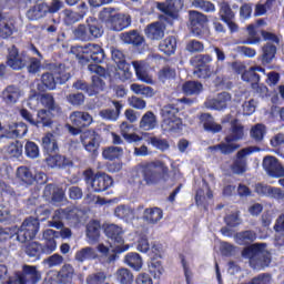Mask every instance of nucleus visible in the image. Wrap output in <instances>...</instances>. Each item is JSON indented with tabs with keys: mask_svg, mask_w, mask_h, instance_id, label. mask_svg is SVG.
I'll list each match as a JSON object with an SVG mask.
<instances>
[{
	"mask_svg": "<svg viewBox=\"0 0 284 284\" xmlns=\"http://www.w3.org/2000/svg\"><path fill=\"white\" fill-rule=\"evenodd\" d=\"M256 239V232L252 230L241 231L235 234L237 245H247L242 250V257L248 260L252 270L261 272V270H266L272 264V253L266 250V243H254Z\"/></svg>",
	"mask_w": 284,
	"mask_h": 284,
	"instance_id": "obj_1",
	"label": "nucleus"
},
{
	"mask_svg": "<svg viewBox=\"0 0 284 284\" xmlns=\"http://www.w3.org/2000/svg\"><path fill=\"white\" fill-rule=\"evenodd\" d=\"M170 179V168L165 162L155 160L152 162H142L138 165V170L133 175V183L143 185V181L146 185H156L161 181H168Z\"/></svg>",
	"mask_w": 284,
	"mask_h": 284,
	"instance_id": "obj_2",
	"label": "nucleus"
},
{
	"mask_svg": "<svg viewBox=\"0 0 284 284\" xmlns=\"http://www.w3.org/2000/svg\"><path fill=\"white\" fill-rule=\"evenodd\" d=\"M7 65L16 71L27 68L29 74H37L41 70V59L30 57L28 51L19 52V48L13 44L8 48Z\"/></svg>",
	"mask_w": 284,
	"mask_h": 284,
	"instance_id": "obj_3",
	"label": "nucleus"
},
{
	"mask_svg": "<svg viewBox=\"0 0 284 284\" xmlns=\"http://www.w3.org/2000/svg\"><path fill=\"white\" fill-rule=\"evenodd\" d=\"M229 132L230 134L224 138L225 142L209 146V150L211 152L220 151L224 156L234 154L236 150H240L241 144H236V141H243V136H245V126H243V124L239 122V119L235 118L231 121Z\"/></svg>",
	"mask_w": 284,
	"mask_h": 284,
	"instance_id": "obj_4",
	"label": "nucleus"
},
{
	"mask_svg": "<svg viewBox=\"0 0 284 284\" xmlns=\"http://www.w3.org/2000/svg\"><path fill=\"white\" fill-rule=\"evenodd\" d=\"M71 52L81 65H88L90 61H93V63L105 61V50L99 44L88 43L84 47H72Z\"/></svg>",
	"mask_w": 284,
	"mask_h": 284,
	"instance_id": "obj_5",
	"label": "nucleus"
},
{
	"mask_svg": "<svg viewBox=\"0 0 284 284\" xmlns=\"http://www.w3.org/2000/svg\"><path fill=\"white\" fill-rule=\"evenodd\" d=\"M99 19L105 23L106 28L114 32H121L132 26V18L123 13H114L112 8H103L99 13Z\"/></svg>",
	"mask_w": 284,
	"mask_h": 284,
	"instance_id": "obj_6",
	"label": "nucleus"
},
{
	"mask_svg": "<svg viewBox=\"0 0 284 284\" xmlns=\"http://www.w3.org/2000/svg\"><path fill=\"white\" fill-rule=\"evenodd\" d=\"M73 36L78 41H94L103 37V26L97 18L89 17L87 24H78L73 30Z\"/></svg>",
	"mask_w": 284,
	"mask_h": 284,
	"instance_id": "obj_7",
	"label": "nucleus"
},
{
	"mask_svg": "<svg viewBox=\"0 0 284 284\" xmlns=\"http://www.w3.org/2000/svg\"><path fill=\"white\" fill-rule=\"evenodd\" d=\"M84 182L91 185V190L95 194H101V192H106L112 185H114V179L105 172L98 171L94 173L92 169H87L82 173Z\"/></svg>",
	"mask_w": 284,
	"mask_h": 284,
	"instance_id": "obj_8",
	"label": "nucleus"
},
{
	"mask_svg": "<svg viewBox=\"0 0 284 284\" xmlns=\"http://www.w3.org/2000/svg\"><path fill=\"white\" fill-rule=\"evenodd\" d=\"M214 61L211 54H197L191 59L192 65H194V74L197 79H210L221 72V68L214 69V65L210 64Z\"/></svg>",
	"mask_w": 284,
	"mask_h": 284,
	"instance_id": "obj_9",
	"label": "nucleus"
},
{
	"mask_svg": "<svg viewBox=\"0 0 284 284\" xmlns=\"http://www.w3.org/2000/svg\"><path fill=\"white\" fill-rule=\"evenodd\" d=\"M261 36L263 38V41H270V42H266L262 47V54L260 57V61L262 65H270V63H272L274 59H276V52L278 50L276 45L281 43V39L278 38V36H276V33H272L266 30H262Z\"/></svg>",
	"mask_w": 284,
	"mask_h": 284,
	"instance_id": "obj_10",
	"label": "nucleus"
},
{
	"mask_svg": "<svg viewBox=\"0 0 284 284\" xmlns=\"http://www.w3.org/2000/svg\"><path fill=\"white\" fill-rule=\"evenodd\" d=\"M104 234L111 241V247L113 254H123L130 250V244H125L123 239V229L115 224H108L104 227Z\"/></svg>",
	"mask_w": 284,
	"mask_h": 284,
	"instance_id": "obj_11",
	"label": "nucleus"
},
{
	"mask_svg": "<svg viewBox=\"0 0 284 284\" xmlns=\"http://www.w3.org/2000/svg\"><path fill=\"white\" fill-rule=\"evenodd\" d=\"M55 74V78L51 72H45L41 75V83L45 90H57V83L63 85V83H68L72 78V74L65 71V65L63 64L58 67Z\"/></svg>",
	"mask_w": 284,
	"mask_h": 284,
	"instance_id": "obj_12",
	"label": "nucleus"
},
{
	"mask_svg": "<svg viewBox=\"0 0 284 284\" xmlns=\"http://www.w3.org/2000/svg\"><path fill=\"white\" fill-rule=\"evenodd\" d=\"M39 227H41L39 220H34L33 216L27 217L17 232V240L20 243H28V241L34 240L39 234Z\"/></svg>",
	"mask_w": 284,
	"mask_h": 284,
	"instance_id": "obj_13",
	"label": "nucleus"
},
{
	"mask_svg": "<svg viewBox=\"0 0 284 284\" xmlns=\"http://www.w3.org/2000/svg\"><path fill=\"white\" fill-rule=\"evenodd\" d=\"M254 152H261V149L258 146H248L237 151L233 159V163L231 164V172L237 175L245 174V172H247L246 156L254 154Z\"/></svg>",
	"mask_w": 284,
	"mask_h": 284,
	"instance_id": "obj_14",
	"label": "nucleus"
},
{
	"mask_svg": "<svg viewBox=\"0 0 284 284\" xmlns=\"http://www.w3.org/2000/svg\"><path fill=\"white\" fill-rule=\"evenodd\" d=\"M73 88L85 92L88 97H97L99 92H103L105 90V81H103L99 75H92L91 84L83 80H78L73 83Z\"/></svg>",
	"mask_w": 284,
	"mask_h": 284,
	"instance_id": "obj_15",
	"label": "nucleus"
},
{
	"mask_svg": "<svg viewBox=\"0 0 284 284\" xmlns=\"http://www.w3.org/2000/svg\"><path fill=\"white\" fill-rule=\"evenodd\" d=\"M111 57L118 65V75L120 81L132 80V65L125 61V54L119 49L111 50Z\"/></svg>",
	"mask_w": 284,
	"mask_h": 284,
	"instance_id": "obj_16",
	"label": "nucleus"
},
{
	"mask_svg": "<svg viewBox=\"0 0 284 284\" xmlns=\"http://www.w3.org/2000/svg\"><path fill=\"white\" fill-rule=\"evenodd\" d=\"M189 22L192 34L194 37H202V34H205V30H207L210 19L200 11L191 10L189 11Z\"/></svg>",
	"mask_w": 284,
	"mask_h": 284,
	"instance_id": "obj_17",
	"label": "nucleus"
},
{
	"mask_svg": "<svg viewBox=\"0 0 284 284\" xmlns=\"http://www.w3.org/2000/svg\"><path fill=\"white\" fill-rule=\"evenodd\" d=\"M74 266L72 264H64L59 272L53 276L48 275L44 278V284H72L75 276Z\"/></svg>",
	"mask_w": 284,
	"mask_h": 284,
	"instance_id": "obj_18",
	"label": "nucleus"
},
{
	"mask_svg": "<svg viewBox=\"0 0 284 284\" xmlns=\"http://www.w3.org/2000/svg\"><path fill=\"white\" fill-rule=\"evenodd\" d=\"M81 143L87 152L92 154V156H97L101 146V135L95 131H85L81 135Z\"/></svg>",
	"mask_w": 284,
	"mask_h": 284,
	"instance_id": "obj_19",
	"label": "nucleus"
},
{
	"mask_svg": "<svg viewBox=\"0 0 284 284\" xmlns=\"http://www.w3.org/2000/svg\"><path fill=\"white\" fill-rule=\"evenodd\" d=\"M219 17L223 23L227 24L230 32L234 33L239 30V24L234 21L236 19V13H234L229 2H221Z\"/></svg>",
	"mask_w": 284,
	"mask_h": 284,
	"instance_id": "obj_20",
	"label": "nucleus"
},
{
	"mask_svg": "<svg viewBox=\"0 0 284 284\" xmlns=\"http://www.w3.org/2000/svg\"><path fill=\"white\" fill-rule=\"evenodd\" d=\"M158 10L170 17V19H179V12L183 10V0H165L164 2H158Z\"/></svg>",
	"mask_w": 284,
	"mask_h": 284,
	"instance_id": "obj_21",
	"label": "nucleus"
},
{
	"mask_svg": "<svg viewBox=\"0 0 284 284\" xmlns=\"http://www.w3.org/2000/svg\"><path fill=\"white\" fill-rule=\"evenodd\" d=\"M263 169L273 179H281L284 176V166L278 163V159L267 155L263 159Z\"/></svg>",
	"mask_w": 284,
	"mask_h": 284,
	"instance_id": "obj_22",
	"label": "nucleus"
},
{
	"mask_svg": "<svg viewBox=\"0 0 284 284\" xmlns=\"http://www.w3.org/2000/svg\"><path fill=\"white\" fill-rule=\"evenodd\" d=\"M144 34L149 41H161L165 37V26L159 21L150 23L145 27Z\"/></svg>",
	"mask_w": 284,
	"mask_h": 284,
	"instance_id": "obj_23",
	"label": "nucleus"
},
{
	"mask_svg": "<svg viewBox=\"0 0 284 284\" xmlns=\"http://www.w3.org/2000/svg\"><path fill=\"white\" fill-rule=\"evenodd\" d=\"M120 39L123 41V43L134 45V48H141V45L145 43V37H143L136 29L122 32L120 34Z\"/></svg>",
	"mask_w": 284,
	"mask_h": 284,
	"instance_id": "obj_24",
	"label": "nucleus"
},
{
	"mask_svg": "<svg viewBox=\"0 0 284 284\" xmlns=\"http://www.w3.org/2000/svg\"><path fill=\"white\" fill-rule=\"evenodd\" d=\"M45 163L48 168L57 170H65V168H71V165H73L72 160H70V158H67L65 155L61 154L48 155L45 158Z\"/></svg>",
	"mask_w": 284,
	"mask_h": 284,
	"instance_id": "obj_25",
	"label": "nucleus"
},
{
	"mask_svg": "<svg viewBox=\"0 0 284 284\" xmlns=\"http://www.w3.org/2000/svg\"><path fill=\"white\" fill-rule=\"evenodd\" d=\"M47 109L37 111L36 128H52L54 125V113Z\"/></svg>",
	"mask_w": 284,
	"mask_h": 284,
	"instance_id": "obj_26",
	"label": "nucleus"
},
{
	"mask_svg": "<svg viewBox=\"0 0 284 284\" xmlns=\"http://www.w3.org/2000/svg\"><path fill=\"white\" fill-rule=\"evenodd\" d=\"M70 121L74 128H88L92 125V115L83 111H73L70 114Z\"/></svg>",
	"mask_w": 284,
	"mask_h": 284,
	"instance_id": "obj_27",
	"label": "nucleus"
},
{
	"mask_svg": "<svg viewBox=\"0 0 284 284\" xmlns=\"http://www.w3.org/2000/svg\"><path fill=\"white\" fill-rule=\"evenodd\" d=\"M16 176L21 183V185H24L26 187H30V185H34L37 178H34V173H32V170L28 166H19L17 169Z\"/></svg>",
	"mask_w": 284,
	"mask_h": 284,
	"instance_id": "obj_28",
	"label": "nucleus"
},
{
	"mask_svg": "<svg viewBox=\"0 0 284 284\" xmlns=\"http://www.w3.org/2000/svg\"><path fill=\"white\" fill-rule=\"evenodd\" d=\"M19 99H21V89L14 84L8 85L2 91V101H4L7 105L19 103Z\"/></svg>",
	"mask_w": 284,
	"mask_h": 284,
	"instance_id": "obj_29",
	"label": "nucleus"
},
{
	"mask_svg": "<svg viewBox=\"0 0 284 284\" xmlns=\"http://www.w3.org/2000/svg\"><path fill=\"white\" fill-rule=\"evenodd\" d=\"M179 45V40H176V37L174 36H169L165 39H163L159 43V50L166 57H172L176 52V48Z\"/></svg>",
	"mask_w": 284,
	"mask_h": 284,
	"instance_id": "obj_30",
	"label": "nucleus"
},
{
	"mask_svg": "<svg viewBox=\"0 0 284 284\" xmlns=\"http://www.w3.org/2000/svg\"><path fill=\"white\" fill-rule=\"evenodd\" d=\"M163 219V209L154 206L143 211L142 220L149 225H156Z\"/></svg>",
	"mask_w": 284,
	"mask_h": 284,
	"instance_id": "obj_31",
	"label": "nucleus"
},
{
	"mask_svg": "<svg viewBox=\"0 0 284 284\" xmlns=\"http://www.w3.org/2000/svg\"><path fill=\"white\" fill-rule=\"evenodd\" d=\"M42 150H44L49 156L59 152V143L57 142L54 134L49 132L42 138Z\"/></svg>",
	"mask_w": 284,
	"mask_h": 284,
	"instance_id": "obj_32",
	"label": "nucleus"
},
{
	"mask_svg": "<svg viewBox=\"0 0 284 284\" xmlns=\"http://www.w3.org/2000/svg\"><path fill=\"white\" fill-rule=\"evenodd\" d=\"M200 120L203 123V128L205 132H212V134H219L223 130V126L221 124H217L216 122L212 121V114L210 113H202L200 115Z\"/></svg>",
	"mask_w": 284,
	"mask_h": 284,
	"instance_id": "obj_33",
	"label": "nucleus"
},
{
	"mask_svg": "<svg viewBox=\"0 0 284 284\" xmlns=\"http://www.w3.org/2000/svg\"><path fill=\"white\" fill-rule=\"evenodd\" d=\"M63 14V23L64 26H74V23H79V21H83L85 17V11L77 12L72 9H64L62 11Z\"/></svg>",
	"mask_w": 284,
	"mask_h": 284,
	"instance_id": "obj_34",
	"label": "nucleus"
},
{
	"mask_svg": "<svg viewBox=\"0 0 284 284\" xmlns=\"http://www.w3.org/2000/svg\"><path fill=\"white\" fill-rule=\"evenodd\" d=\"M87 236L91 243H98L101 239V223L97 220H92L87 225Z\"/></svg>",
	"mask_w": 284,
	"mask_h": 284,
	"instance_id": "obj_35",
	"label": "nucleus"
},
{
	"mask_svg": "<svg viewBox=\"0 0 284 284\" xmlns=\"http://www.w3.org/2000/svg\"><path fill=\"white\" fill-rule=\"evenodd\" d=\"M229 101H232V95L230 93H219L216 99L210 101V108L211 110H225Z\"/></svg>",
	"mask_w": 284,
	"mask_h": 284,
	"instance_id": "obj_36",
	"label": "nucleus"
},
{
	"mask_svg": "<svg viewBox=\"0 0 284 284\" xmlns=\"http://www.w3.org/2000/svg\"><path fill=\"white\" fill-rule=\"evenodd\" d=\"M162 130L164 132L178 134V132L183 130V120L181 118H174L172 120H162Z\"/></svg>",
	"mask_w": 284,
	"mask_h": 284,
	"instance_id": "obj_37",
	"label": "nucleus"
},
{
	"mask_svg": "<svg viewBox=\"0 0 284 284\" xmlns=\"http://www.w3.org/2000/svg\"><path fill=\"white\" fill-rule=\"evenodd\" d=\"M43 17H48L45 11V2L34 4L27 11V18L30 21H39V19H43Z\"/></svg>",
	"mask_w": 284,
	"mask_h": 284,
	"instance_id": "obj_38",
	"label": "nucleus"
},
{
	"mask_svg": "<svg viewBox=\"0 0 284 284\" xmlns=\"http://www.w3.org/2000/svg\"><path fill=\"white\" fill-rule=\"evenodd\" d=\"M124 263L134 270V272H140L143 267V258L139 253L130 252L124 256Z\"/></svg>",
	"mask_w": 284,
	"mask_h": 284,
	"instance_id": "obj_39",
	"label": "nucleus"
},
{
	"mask_svg": "<svg viewBox=\"0 0 284 284\" xmlns=\"http://www.w3.org/2000/svg\"><path fill=\"white\" fill-rule=\"evenodd\" d=\"M24 252L29 258L39 261V258H41V254H43V244L39 242H30L24 246Z\"/></svg>",
	"mask_w": 284,
	"mask_h": 284,
	"instance_id": "obj_40",
	"label": "nucleus"
},
{
	"mask_svg": "<svg viewBox=\"0 0 284 284\" xmlns=\"http://www.w3.org/2000/svg\"><path fill=\"white\" fill-rule=\"evenodd\" d=\"M40 103L45 108V110H50L51 112L61 113V106L57 104L54 101V95L50 93H43L40 95Z\"/></svg>",
	"mask_w": 284,
	"mask_h": 284,
	"instance_id": "obj_41",
	"label": "nucleus"
},
{
	"mask_svg": "<svg viewBox=\"0 0 284 284\" xmlns=\"http://www.w3.org/2000/svg\"><path fill=\"white\" fill-rule=\"evenodd\" d=\"M273 230L276 232V235H275V243L276 245H278L280 247H283L284 245V213H282L275 224H274V227Z\"/></svg>",
	"mask_w": 284,
	"mask_h": 284,
	"instance_id": "obj_42",
	"label": "nucleus"
},
{
	"mask_svg": "<svg viewBox=\"0 0 284 284\" xmlns=\"http://www.w3.org/2000/svg\"><path fill=\"white\" fill-rule=\"evenodd\" d=\"M154 128H156V115H154V112L148 111L140 121V129L150 131Z\"/></svg>",
	"mask_w": 284,
	"mask_h": 284,
	"instance_id": "obj_43",
	"label": "nucleus"
},
{
	"mask_svg": "<svg viewBox=\"0 0 284 284\" xmlns=\"http://www.w3.org/2000/svg\"><path fill=\"white\" fill-rule=\"evenodd\" d=\"M115 278L120 284H133L134 283V274L130 268H119L115 273Z\"/></svg>",
	"mask_w": 284,
	"mask_h": 284,
	"instance_id": "obj_44",
	"label": "nucleus"
},
{
	"mask_svg": "<svg viewBox=\"0 0 284 284\" xmlns=\"http://www.w3.org/2000/svg\"><path fill=\"white\" fill-rule=\"evenodd\" d=\"M102 156L106 161H116L123 156V148L121 146H109L103 149Z\"/></svg>",
	"mask_w": 284,
	"mask_h": 284,
	"instance_id": "obj_45",
	"label": "nucleus"
},
{
	"mask_svg": "<svg viewBox=\"0 0 284 284\" xmlns=\"http://www.w3.org/2000/svg\"><path fill=\"white\" fill-rule=\"evenodd\" d=\"M246 30L248 37L242 41L244 45H256L261 43V36H258V31H256V27L254 24H248Z\"/></svg>",
	"mask_w": 284,
	"mask_h": 284,
	"instance_id": "obj_46",
	"label": "nucleus"
},
{
	"mask_svg": "<svg viewBox=\"0 0 284 284\" xmlns=\"http://www.w3.org/2000/svg\"><path fill=\"white\" fill-rule=\"evenodd\" d=\"M265 134H267V126L263 123H257L251 129V138L256 143H261L265 139Z\"/></svg>",
	"mask_w": 284,
	"mask_h": 284,
	"instance_id": "obj_47",
	"label": "nucleus"
},
{
	"mask_svg": "<svg viewBox=\"0 0 284 284\" xmlns=\"http://www.w3.org/2000/svg\"><path fill=\"white\" fill-rule=\"evenodd\" d=\"M182 90L184 94L192 95V94H201L203 92V84L199 81H186Z\"/></svg>",
	"mask_w": 284,
	"mask_h": 284,
	"instance_id": "obj_48",
	"label": "nucleus"
},
{
	"mask_svg": "<svg viewBox=\"0 0 284 284\" xmlns=\"http://www.w3.org/2000/svg\"><path fill=\"white\" fill-rule=\"evenodd\" d=\"M158 79L162 83H165V81H172V79H176V69L171 68L170 65L163 67L158 72Z\"/></svg>",
	"mask_w": 284,
	"mask_h": 284,
	"instance_id": "obj_49",
	"label": "nucleus"
},
{
	"mask_svg": "<svg viewBox=\"0 0 284 284\" xmlns=\"http://www.w3.org/2000/svg\"><path fill=\"white\" fill-rule=\"evenodd\" d=\"M255 192L260 196H272L274 194H281V190L270 185H263L262 183H257L255 185Z\"/></svg>",
	"mask_w": 284,
	"mask_h": 284,
	"instance_id": "obj_50",
	"label": "nucleus"
},
{
	"mask_svg": "<svg viewBox=\"0 0 284 284\" xmlns=\"http://www.w3.org/2000/svg\"><path fill=\"white\" fill-rule=\"evenodd\" d=\"M163 121L179 119V108L174 104L164 105L161 110Z\"/></svg>",
	"mask_w": 284,
	"mask_h": 284,
	"instance_id": "obj_51",
	"label": "nucleus"
},
{
	"mask_svg": "<svg viewBox=\"0 0 284 284\" xmlns=\"http://www.w3.org/2000/svg\"><path fill=\"white\" fill-rule=\"evenodd\" d=\"M149 272L154 278H161V276H163V272H165V268H163L161 261L151 260L149 264Z\"/></svg>",
	"mask_w": 284,
	"mask_h": 284,
	"instance_id": "obj_52",
	"label": "nucleus"
},
{
	"mask_svg": "<svg viewBox=\"0 0 284 284\" xmlns=\"http://www.w3.org/2000/svg\"><path fill=\"white\" fill-rule=\"evenodd\" d=\"M242 80L250 83L252 88L253 85H256V83H261V75L256 73L254 69L250 68L242 73Z\"/></svg>",
	"mask_w": 284,
	"mask_h": 284,
	"instance_id": "obj_53",
	"label": "nucleus"
},
{
	"mask_svg": "<svg viewBox=\"0 0 284 284\" xmlns=\"http://www.w3.org/2000/svg\"><path fill=\"white\" fill-rule=\"evenodd\" d=\"M28 134V124L20 122L14 125L13 129L9 132L11 139H21Z\"/></svg>",
	"mask_w": 284,
	"mask_h": 284,
	"instance_id": "obj_54",
	"label": "nucleus"
},
{
	"mask_svg": "<svg viewBox=\"0 0 284 284\" xmlns=\"http://www.w3.org/2000/svg\"><path fill=\"white\" fill-rule=\"evenodd\" d=\"M57 236L47 235L44 232V244L42 245V254H52L57 250Z\"/></svg>",
	"mask_w": 284,
	"mask_h": 284,
	"instance_id": "obj_55",
	"label": "nucleus"
},
{
	"mask_svg": "<svg viewBox=\"0 0 284 284\" xmlns=\"http://www.w3.org/2000/svg\"><path fill=\"white\" fill-rule=\"evenodd\" d=\"M93 256H94V248L88 246V247L81 248L80 251H77L74 258L75 261H78V263H84V261H88Z\"/></svg>",
	"mask_w": 284,
	"mask_h": 284,
	"instance_id": "obj_56",
	"label": "nucleus"
},
{
	"mask_svg": "<svg viewBox=\"0 0 284 284\" xmlns=\"http://www.w3.org/2000/svg\"><path fill=\"white\" fill-rule=\"evenodd\" d=\"M34 214H36L34 220L38 221V223H41L50 219V214H52V211L50 210V207L45 205H40L34 210Z\"/></svg>",
	"mask_w": 284,
	"mask_h": 284,
	"instance_id": "obj_57",
	"label": "nucleus"
},
{
	"mask_svg": "<svg viewBox=\"0 0 284 284\" xmlns=\"http://www.w3.org/2000/svg\"><path fill=\"white\" fill-rule=\"evenodd\" d=\"M149 143L155 148V150H160V152H165L170 150V142L166 139H160L156 136H151L149 139Z\"/></svg>",
	"mask_w": 284,
	"mask_h": 284,
	"instance_id": "obj_58",
	"label": "nucleus"
},
{
	"mask_svg": "<svg viewBox=\"0 0 284 284\" xmlns=\"http://www.w3.org/2000/svg\"><path fill=\"white\" fill-rule=\"evenodd\" d=\"M7 152L11 159H19L23 154V144L19 141H14L9 144Z\"/></svg>",
	"mask_w": 284,
	"mask_h": 284,
	"instance_id": "obj_59",
	"label": "nucleus"
},
{
	"mask_svg": "<svg viewBox=\"0 0 284 284\" xmlns=\"http://www.w3.org/2000/svg\"><path fill=\"white\" fill-rule=\"evenodd\" d=\"M132 65L135 70V74H136V78L139 79V81H143L144 83H149L150 82V77L148 75V72L145 71V68H143L142 64L139 63V61H133Z\"/></svg>",
	"mask_w": 284,
	"mask_h": 284,
	"instance_id": "obj_60",
	"label": "nucleus"
},
{
	"mask_svg": "<svg viewBox=\"0 0 284 284\" xmlns=\"http://www.w3.org/2000/svg\"><path fill=\"white\" fill-rule=\"evenodd\" d=\"M24 153L28 159H39V145L32 141H28L24 145Z\"/></svg>",
	"mask_w": 284,
	"mask_h": 284,
	"instance_id": "obj_61",
	"label": "nucleus"
},
{
	"mask_svg": "<svg viewBox=\"0 0 284 284\" xmlns=\"http://www.w3.org/2000/svg\"><path fill=\"white\" fill-rule=\"evenodd\" d=\"M186 50L191 54L203 52L205 50V44H203V42H201L199 40H190L186 43Z\"/></svg>",
	"mask_w": 284,
	"mask_h": 284,
	"instance_id": "obj_62",
	"label": "nucleus"
},
{
	"mask_svg": "<svg viewBox=\"0 0 284 284\" xmlns=\"http://www.w3.org/2000/svg\"><path fill=\"white\" fill-rule=\"evenodd\" d=\"M248 284H272V274L261 273L253 277Z\"/></svg>",
	"mask_w": 284,
	"mask_h": 284,
	"instance_id": "obj_63",
	"label": "nucleus"
},
{
	"mask_svg": "<svg viewBox=\"0 0 284 284\" xmlns=\"http://www.w3.org/2000/svg\"><path fill=\"white\" fill-rule=\"evenodd\" d=\"M105 278H108V276L103 272H98L95 274L89 275L87 277V283L88 284H103V283H105Z\"/></svg>",
	"mask_w": 284,
	"mask_h": 284,
	"instance_id": "obj_64",
	"label": "nucleus"
}]
</instances>
